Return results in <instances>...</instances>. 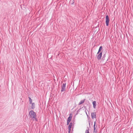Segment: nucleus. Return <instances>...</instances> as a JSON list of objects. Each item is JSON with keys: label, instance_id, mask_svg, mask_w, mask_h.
Returning <instances> with one entry per match:
<instances>
[{"label": "nucleus", "instance_id": "obj_1", "mask_svg": "<svg viewBox=\"0 0 133 133\" xmlns=\"http://www.w3.org/2000/svg\"><path fill=\"white\" fill-rule=\"evenodd\" d=\"M29 115L30 117L36 118V115L35 112L33 110H31L29 113Z\"/></svg>", "mask_w": 133, "mask_h": 133}, {"label": "nucleus", "instance_id": "obj_2", "mask_svg": "<svg viewBox=\"0 0 133 133\" xmlns=\"http://www.w3.org/2000/svg\"><path fill=\"white\" fill-rule=\"evenodd\" d=\"M109 21V17L108 15H107L105 16V23L107 26H108Z\"/></svg>", "mask_w": 133, "mask_h": 133}, {"label": "nucleus", "instance_id": "obj_3", "mask_svg": "<svg viewBox=\"0 0 133 133\" xmlns=\"http://www.w3.org/2000/svg\"><path fill=\"white\" fill-rule=\"evenodd\" d=\"M72 118V116H71V115H70L69 116L68 118L67 119V125H68L69 124V123L71 121V119Z\"/></svg>", "mask_w": 133, "mask_h": 133}, {"label": "nucleus", "instance_id": "obj_4", "mask_svg": "<svg viewBox=\"0 0 133 133\" xmlns=\"http://www.w3.org/2000/svg\"><path fill=\"white\" fill-rule=\"evenodd\" d=\"M65 84H63L62 85V89L61 90V91L62 92L63 91L65 90Z\"/></svg>", "mask_w": 133, "mask_h": 133}, {"label": "nucleus", "instance_id": "obj_5", "mask_svg": "<svg viewBox=\"0 0 133 133\" xmlns=\"http://www.w3.org/2000/svg\"><path fill=\"white\" fill-rule=\"evenodd\" d=\"M102 52H100L97 56V58L98 60H100L101 59L102 56Z\"/></svg>", "mask_w": 133, "mask_h": 133}, {"label": "nucleus", "instance_id": "obj_6", "mask_svg": "<svg viewBox=\"0 0 133 133\" xmlns=\"http://www.w3.org/2000/svg\"><path fill=\"white\" fill-rule=\"evenodd\" d=\"M72 125V123H70L68 126V129H69L68 132L69 133H70V130H71V128Z\"/></svg>", "mask_w": 133, "mask_h": 133}, {"label": "nucleus", "instance_id": "obj_7", "mask_svg": "<svg viewBox=\"0 0 133 133\" xmlns=\"http://www.w3.org/2000/svg\"><path fill=\"white\" fill-rule=\"evenodd\" d=\"M92 118L93 119L96 117V113L95 112L92 113L91 114Z\"/></svg>", "mask_w": 133, "mask_h": 133}, {"label": "nucleus", "instance_id": "obj_8", "mask_svg": "<svg viewBox=\"0 0 133 133\" xmlns=\"http://www.w3.org/2000/svg\"><path fill=\"white\" fill-rule=\"evenodd\" d=\"M92 104L93 105V107L94 109H95L96 107V102L94 101L92 102Z\"/></svg>", "mask_w": 133, "mask_h": 133}, {"label": "nucleus", "instance_id": "obj_9", "mask_svg": "<svg viewBox=\"0 0 133 133\" xmlns=\"http://www.w3.org/2000/svg\"><path fill=\"white\" fill-rule=\"evenodd\" d=\"M85 101V99H84L83 100H82L79 103L78 105H80L81 104L83 103H84V102Z\"/></svg>", "mask_w": 133, "mask_h": 133}, {"label": "nucleus", "instance_id": "obj_10", "mask_svg": "<svg viewBox=\"0 0 133 133\" xmlns=\"http://www.w3.org/2000/svg\"><path fill=\"white\" fill-rule=\"evenodd\" d=\"M102 49V46H101L100 47L99 49V50H98V52L97 53V54H98L99 52H100L101 50Z\"/></svg>", "mask_w": 133, "mask_h": 133}, {"label": "nucleus", "instance_id": "obj_11", "mask_svg": "<svg viewBox=\"0 0 133 133\" xmlns=\"http://www.w3.org/2000/svg\"><path fill=\"white\" fill-rule=\"evenodd\" d=\"M31 108L32 109H34L35 108V104L34 103H32L31 104Z\"/></svg>", "mask_w": 133, "mask_h": 133}, {"label": "nucleus", "instance_id": "obj_12", "mask_svg": "<svg viewBox=\"0 0 133 133\" xmlns=\"http://www.w3.org/2000/svg\"><path fill=\"white\" fill-rule=\"evenodd\" d=\"M95 124H96V121L94 122V130L96 129V128L97 126L96 125V127H95Z\"/></svg>", "mask_w": 133, "mask_h": 133}, {"label": "nucleus", "instance_id": "obj_13", "mask_svg": "<svg viewBox=\"0 0 133 133\" xmlns=\"http://www.w3.org/2000/svg\"><path fill=\"white\" fill-rule=\"evenodd\" d=\"M29 102L30 103V104H31L32 103V99L30 98L29 97Z\"/></svg>", "mask_w": 133, "mask_h": 133}, {"label": "nucleus", "instance_id": "obj_14", "mask_svg": "<svg viewBox=\"0 0 133 133\" xmlns=\"http://www.w3.org/2000/svg\"><path fill=\"white\" fill-rule=\"evenodd\" d=\"M97 133V132L96 129L95 130H94V133Z\"/></svg>", "mask_w": 133, "mask_h": 133}, {"label": "nucleus", "instance_id": "obj_15", "mask_svg": "<svg viewBox=\"0 0 133 133\" xmlns=\"http://www.w3.org/2000/svg\"><path fill=\"white\" fill-rule=\"evenodd\" d=\"M85 133H89V130H86L85 131Z\"/></svg>", "mask_w": 133, "mask_h": 133}, {"label": "nucleus", "instance_id": "obj_16", "mask_svg": "<svg viewBox=\"0 0 133 133\" xmlns=\"http://www.w3.org/2000/svg\"><path fill=\"white\" fill-rule=\"evenodd\" d=\"M105 55H104L103 56V58H102V59H103V60H104L105 59H104V58L105 57Z\"/></svg>", "mask_w": 133, "mask_h": 133}]
</instances>
